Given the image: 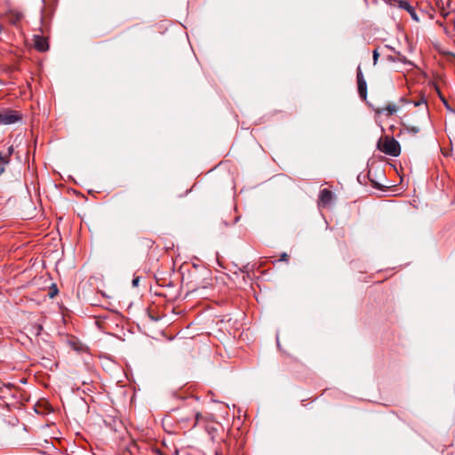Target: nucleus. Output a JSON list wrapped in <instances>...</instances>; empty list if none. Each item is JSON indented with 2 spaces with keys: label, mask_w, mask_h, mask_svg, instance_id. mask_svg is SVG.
I'll return each instance as SVG.
<instances>
[{
  "label": "nucleus",
  "mask_w": 455,
  "mask_h": 455,
  "mask_svg": "<svg viewBox=\"0 0 455 455\" xmlns=\"http://www.w3.org/2000/svg\"><path fill=\"white\" fill-rule=\"evenodd\" d=\"M387 60H391V61H395V59H394L393 57H391V56H388V57H387Z\"/></svg>",
  "instance_id": "nucleus-16"
},
{
  "label": "nucleus",
  "mask_w": 455,
  "mask_h": 455,
  "mask_svg": "<svg viewBox=\"0 0 455 455\" xmlns=\"http://www.w3.org/2000/svg\"><path fill=\"white\" fill-rule=\"evenodd\" d=\"M22 15L19 12H10L7 15L8 21L13 25H16L21 20Z\"/></svg>",
  "instance_id": "nucleus-9"
},
{
  "label": "nucleus",
  "mask_w": 455,
  "mask_h": 455,
  "mask_svg": "<svg viewBox=\"0 0 455 455\" xmlns=\"http://www.w3.org/2000/svg\"><path fill=\"white\" fill-rule=\"evenodd\" d=\"M397 110H398V107L395 103H389L387 105L386 108H378L374 109V111L377 115H381L386 112V115L387 116L394 115L395 113L397 112Z\"/></svg>",
  "instance_id": "nucleus-7"
},
{
  "label": "nucleus",
  "mask_w": 455,
  "mask_h": 455,
  "mask_svg": "<svg viewBox=\"0 0 455 455\" xmlns=\"http://www.w3.org/2000/svg\"><path fill=\"white\" fill-rule=\"evenodd\" d=\"M372 55H373V56H372V57H373V65H376V64H377V62H378L379 56V52H378V50H377V49H375V50L373 51Z\"/></svg>",
  "instance_id": "nucleus-12"
},
{
  "label": "nucleus",
  "mask_w": 455,
  "mask_h": 455,
  "mask_svg": "<svg viewBox=\"0 0 455 455\" xmlns=\"http://www.w3.org/2000/svg\"><path fill=\"white\" fill-rule=\"evenodd\" d=\"M426 111L422 114L421 121L419 124L413 125L409 124H403V130L413 135L419 133L421 130L420 125L427 124L429 122V116L427 113V104L424 101Z\"/></svg>",
  "instance_id": "nucleus-2"
},
{
  "label": "nucleus",
  "mask_w": 455,
  "mask_h": 455,
  "mask_svg": "<svg viewBox=\"0 0 455 455\" xmlns=\"http://www.w3.org/2000/svg\"><path fill=\"white\" fill-rule=\"evenodd\" d=\"M333 198H334L333 193L331 190L324 188L320 191L318 205L320 207H327L331 204V202L333 201Z\"/></svg>",
  "instance_id": "nucleus-5"
},
{
  "label": "nucleus",
  "mask_w": 455,
  "mask_h": 455,
  "mask_svg": "<svg viewBox=\"0 0 455 455\" xmlns=\"http://www.w3.org/2000/svg\"><path fill=\"white\" fill-rule=\"evenodd\" d=\"M13 151L14 148L12 145L7 148L6 153L4 154L0 151V175L5 172V167L10 164L11 156L13 154Z\"/></svg>",
  "instance_id": "nucleus-6"
},
{
  "label": "nucleus",
  "mask_w": 455,
  "mask_h": 455,
  "mask_svg": "<svg viewBox=\"0 0 455 455\" xmlns=\"http://www.w3.org/2000/svg\"><path fill=\"white\" fill-rule=\"evenodd\" d=\"M378 148L380 151L391 156H398L401 153L400 144L393 137L386 136L382 140H380L378 142Z\"/></svg>",
  "instance_id": "nucleus-1"
},
{
  "label": "nucleus",
  "mask_w": 455,
  "mask_h": 455,
  "mask_svg": "<svg viewBox=\"0 0 455 455\" xmlns=\"http://www.w3.org/2000/svg\"><path fill=\"white\" fill-rule=\"evenodd\" d=\"M356 79H357L359 96L363 100H366V98H367V84H366V81L363 77V72H362L360 67L357 68Z\"/></svg>",
  "instance_id": "nucleus-4"
},
{
  "label": "nucleus",
  "mask_w": 455,
  "mask_h": 455,
  "mask_svg": "<svg viewBox=\"0 0 455 455\" xmlns=\"http://www.w3.org/2000/svg\"><path fill=\"white\" fill-rule=\"evenodd\" d=\"M139 283H140V278L139 277L133 278V280H132V286L133 287H137L139 285Z\"/></svg>",
  "instance_id": "nucleus-13"
},
{
  "label": "nucleus",
  "mask_w": 455,
  "mask_h": 455,
  "mask_svg": "<svg viewBox=\"0 0 455 455\" xmlns=\"http://www.w3.org/2000/svg\"><path fill=\"white\" fill-rule=\"evenodd\" d=\"M384 47L387 49H390V47L388 45H385Z\"/></svg>",
  "instance_id": "nucleus-17"
},
{
  "label": "nucleus",
  "mask_w": 455,
  "mask_h": 455,
  "mask_svg": "<svg viewBox=\"0 0 455 455\" xmlns=\"http://www.w3.org/2000/svg\"><path fill=\"white\" fill-rule=\"evenodd\" d=\"M2 32V27L0 26V33Z\"/></svg>",
  "instance_id": "nucleus-18"
},
{
  "label": "nucleus",
  "mask_w": 455,
  "mask_h": 455,
  "mask_svg": "<svg viewBox=\"0 0 455 455\" xmlns=\"http://www.w3.org/2000/svg\"><path fill=\"white\" fill-rule=\"evenodd\" d=\"M281 260L287 261L288 260V255L287 253H283L281 255Z\"/></svg>",
  "instance_id": "nucleus-14"
},
{
  "label": "nucleus",
  "mask_w": 455,
  "mask_h": 455,
  "mask_svg": "<svg viewBox=\"0 0 455 455\" xmlns=\"http://www.w3.org/2000/svg\"><path fill=\"white\" fill-rule=\"evenodd\" d=\"M35 46L40 52H44L48 48L47 43L44 39L39 37L36 40Z\"/></svg>",
  "instance_id": "nucleus-10"
},
{
  "label": "nucleus",
  "mask_w": 455,
  "mask_h": 455,
  "mask_svg": "<svg viewBox=\"0 0 455 455\" xmlns=\"http://www.w3.org/2000/svg\"><path fill=\"white\" fill-rule=\"evenodd\" d=\"M43 330V327L41 325L37 326V331L36 334L39 335L40 331Z\"/></svg>",
  "instance_id": "nucleus-15"
},
{
  "label": "nucleus",
  "mask_w": 455,
  "mask_h": 455,
  "mask_svg": "<svg viewBox=\"0 0 455 455\" xmlns=\"http://www.w3.org/2000/svg\"><path fill=\"white\" fill-rule=\"evenodd\" d=\"M20 119L18 112L14 110H5L0 112V123L3 124H12Z\"/></svg>",
  "instance_id": "nucleus-3"
},
{
  "label": "nucleus",
  "mask_w": 455,
  "mask_h": 455,
  "mask_svg": "<svg viewBox=\"0 0 455 455\" xmlns=\"http://www.w3.org/2000/svg\"><path fill=\"white\" fill-rule=\"evenodd\" d=\"M400 6L403 9L407 10L411 14V16L416 19L414 9L410 4H408L407 2H401Z\"/></svg>",
  "instance_id": "nucleus-11"
},
{
  "label": "nucleus",
  "mask_w": 455,
  "mask_h": 455,
  "mask_svg": "<svg viewBox=\"0 0 455 455\" xmlns=\"http://www.w3.org/2000/svg\"><path fill=\"white\" fill-rule=\"evenodd\" d=\"M195 418V423L193 427H196V425L201 424V422L208 421L211 418V416H204L201 412L196 411L194 414Z\"/></svg>",
  "instance_id": "nucleus-8"
}]
</instances>
